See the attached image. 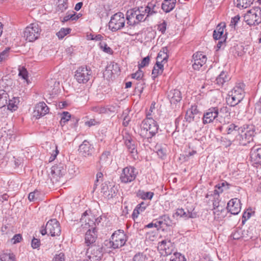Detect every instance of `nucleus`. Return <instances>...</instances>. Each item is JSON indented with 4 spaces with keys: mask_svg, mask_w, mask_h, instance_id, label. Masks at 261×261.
<instances>
[{
    "mask_svg": "<svg viewBox=\"0 0 261 261\" xmlns=\"http://www.w3.org/2000/svg\"><path fill=\"white\" fill-rule=\"evenodd\" d=\"M255 128L253 125L245 124L239 129L238 134L232 140L233 144L246 146L253 140Z\"/></svg>",
    "mask_w": 261,
    "mask_h": 261,
    "instance_id": "nucleus-1",
    "label": "nucleus"
},
{
    "mask_svg": "<svg viewBox=\"0 0 261 261\" xmlns=\"http://www.w3.org/2000/svg\"><path fill=\"white\" fill-rule=\"evenodd\" d=\"M150 112L147 113L146 118L143 120L140 125L139 133L144 138H152L158 130V126L156 122L150 117Z\"/></svg>",
    "mask_w": 261,
    "mask_h": 261,
    "instance_id": "nucleus-2",
    "label": "nucleus"
},
{
    "mask_svg": "<svg viewBox=\"0 0 261 261\" xmlns=\"http://www.w3.org/2000/svg\"><path fill=\"white\" fill-rule=\"evenodd\" d=\"M90 217L87 215L86 212L83 214L81 219V222H85L84 227L89 228L91 226L92 227L91 229L89 228L85 234V242L88 246L90 245L92 246L97 238L95 228L93 227V224L94 223L93 221H90Z\"/></svg>",
    "mask_w": 261,
    "mask_h": 261,
    "instance_id": "nucleus-3",
    "label": "nucleus"
},
{
    "mask_svg": "<svg viewBox=\"0 0 261 261\" xmlns=\"http://www.w3.org/2000/svg\"><path fill=\"white\" fill-rule=\"evenodd\" d=\"M127 241V237L123 230L115 231L109 241H106L105 244L109 248L117 249L123 246Z\"/></svg>",
    "mask_w": 261,
    "mask_h": 261,
    "instance_id": "nucleus-4",
    "label": "nucleus"
},
{
    "mask_svg": "<svg viewBox=\"0 0 261 261\" xmlns=\"http://www.w3.org/2000/svg\"><path fill=\"white\" fill-rule=\"evenodd\" d=\"M244 21L249 26H255L261 23V9L255 7L248 10L244 16Z\"/></svg>",
    "mask_w": 261,
    "mask_h": 261,
    "instance_id": "nucleus-5",
    "label": "nucleus"
},
{
    "mask_svg": "<svg viewBox=\"0 0 261 261\" xmlns=\"http://www.w3.org/2000/svg\"><path fill=\"white\" fill-rule=\"evenodd\" d=\"M42 235L50 234L52 237L59 236L61 232L59 222L55 219L49 220L45 226H42L40 230Z\"/></svg>",
    "mask_w": 261,
    "mask_h": 261,
    "instance_id": "nucleus-6",
    "label": "nucleus"
},
{
    "mask_svg": "<svg viewBox=\"0 0 261 261\" xmlns=\"http://www.w3.org/2000/svg\"><path fill=\"white\" fill-rule=\"evenodd\" d=\"M41 32V27L38 23H32L27 27L23 32L24 37L29 42L38 39Z\"/></svg>",
    "mask_w": 261,
    "mask_h": 261,
    "instance_id": "nucleus-7",
    "label": "nucleus"
},
{
    "mask_svg": "<svg viewBox=\"0 0 261 261\" xmlns=\"http://www.w3.org/2000/svg\"><path fill=\"white\" fill-rule=\"evenodd\" d=\"M92 72L90 67L81 66L75 72L74 78L80 84L87 83L92 77Z\"/></svg>",
    "mask_w": 261,
    "mask_h": 261,
    "instance_id": "nucleus-8",
    "label": "nucleus"
},
{
    "mask_svg": "<svg viewBox=\"0 0 261 261\" xmlns=\"http://www.w3.org/2000/svg\"><path fill=\"white\" fill-rule=\"evenodd\" d=\"M138 173L137 169L134 166H128L122 169L119 179L121 183L129 184L135 180Z\"/></svg>",
    "mask_w": 261,
    "mask_h": 261,
    "instance_id": "nucleus-9",
    "label": "nucleus"
},
{
    "mask_svg": "<svg viewBox=\"0 0 261 261\" xmlns=\"http://www.w3.org/2000/svg\"><path fill=\"white\" fill-rule=\"evenodd\" d=\"M125 19L124 14L118 12L114 14L109 22V28L113 32H116L124 28Z\"/></svg>",
    "mask_w": 261,
    "mask_h": 261,
    "instance_id": "nucleus-10",
    "label": "nucleus"
},
{
    "mask_svg": "<svg viewBox=\"0 0 261 261\" xmlns=\"http://www.w3.org/2000/svg\"><path fill=\"white\" fill-rule=\"evenodd\" d=\"M66 169L62 164H56L50 169V178L53 184L60 181L61 178L65 174Z\"/></svg>",
    "mask_w": 261,
    "mask_h": 261,
    "instance_id": "nucleus-11",
    "label": "nucleus"
},
{
    "mask_svg": "<svg viewBox=\"0 0 261 261\" xmlns=\"http://www.w3.org/2000/svg\"><path fill=\"white\" fill-rule=\"evenodd\" d=\"M86 255L89 261H98L103 255L102 247L100 245H92L87 251Z\"/></svg>",
    "mask_w": 261,
    "mask_h": 261,
    "instance_id": "nucleus-12",
    "label": "nucleus"
},
{
    "mask_svg": "<svg viewBox=\"0 0 261 261\" xmlns=\"http://www.w3.org/2000/svg\"><path fill=\"white\" fill-rule=\"evenodd\" d=\"M158 8L156 7L155 3H149L146 7H140L136 8L138 14L143 17L142 21H145L148 17L157 13Z\"/></svg>",
    "mask_w": 261,
    "mask_h": 261,
    "instance_id": "nucleus-13",
    "label": "nucleus"
},
{
    "mask_svg": "<svg viewBox=\"0 0 261 261\" xmlns=\"http://www.w3.org/2000/svg\"><path fill=\"white\" fill-rule=\"evenodd\" d=\"M127 23L130 26H134L142 21L143 17L138 14L136 8L128 10L126 14Z\"/></svg>",
    "mask_w": 261,
    "mask_h": 261,
    "instance_id": "nucleus-14",
    "label": "nucleus"
},
{
    "mask_svg": "<svg viewBox=\"0 0 261 261\" xmlns=\"http://www.w3.org/2000/svg\"><path fill=\"white\" fill-rule=\"evenodd\" d=\"M101 192L105 197L110 199L115 198L117 196L118 189L117 186L113 184L108 185L105 183L102 185Z\"/></svg>",
    "mask_w": 261,
    "mask_h": 261,
    "instance_id": "nucleus-15",
    "label": "nucleus"
},
{
    "mask_svg": "<svg viewBox=\"0 0 261 261\" xmlns=\"http://www.w3.org/2000/svg\"><path fill=\"white\" fill-rule=\"evenodd\" d=\"M219 117V109L217 107H212L208 109L203 115V123L204 124L210 123Z\"/></svg>",
    "mask_w": 261,
    "mask_h": 261,
    "instance_id": "nucleus-16",
    "label": "nucleus"
},
{
    "mask_svg": "<svg viewBox=\"0 0 261 261\" xmlns=\"http://www.w3.org/2000/svg\"><path fill=\"white\" fill-rule=\"evenodd\" d=\"M79 151L82 156L89 157L92 155L95 149L92 143L87 140H84L79 146Z\"/></svg>",
    "mask_w": 261,
    "mask_h": 261,
    "instance_id": "nucleus-17",
    "label": "nucleus"
},
{
    "mask_svg": "<svg viewBox=\"0 0 261 261\" xmlns=\"http://www.w3.org/2000/svg\"><path fill=\"white\" fill-rule=\"evenodd\" d=\"M158 249L162 255H169L172 251V243L170 241L163 240L159 243Z\"/></svg>",
    "mask_w": 261,
    "mask_h": 261,
    "instance_id": "nucleus-18",
    "label": "nucleus"
},
{
    "mask_svg": "<svg viewBox=\"0 0 261 261\" xmlns=\"http://www.w3.org/2000/svg\"><path fill=\"white\" fill-rule=\"evenodd\" d=\"M228 212L231 214L236 215L238 214L241 211V202L238 198H233L228 201L227 205Z\"/></svg>",
    "mask_w": 261,
    "mask_h": 261,
    "instance_id": "nucleus-19",
    "label": "nucleus"
},
{
    "mask_svg": "<svg viewBox=\"0 0 261 261\" xmlns=\"http://www.w3.org/2000/svg\"><path fill=\"white\" fill-rule=\"evenodd\" d=\"M194 63L192 65L195 70L199 69L206 63L207 58L206 56L201 53H196L193 56Z\"/></svg>",
    "mask_w": 261,
    "mask_h": 261,
    "instance_id": "nucleus-20",
    "label": "nucleus"
},
{
    "mask_svg": "<svg viewBox=\"0 0 261 261\" xmlns=\"http://www.w3.org/2000/svg\"><path fill=\"white\" fill-rule=\"evenodd\" d=\"M48 112L49 109L46 104L44 102H40L35 107L34 116L39 119L47 114Z\"/></svg>",
    "mask_w": 261,
    "mask_h": 261,
    "instance_id": "nucleus-21",
    "label": "nucleus"
},
{
    "mask_svg": "<svg viewBox=\"0 0 261 261\" xmlns=\"http://www.w3.org/2000/svg\"><path fill=\"white\" fill-rule=\"evenodd\" d=\"M230 118V109L226 106L222 107L219 110V117L217 120L221 124H226L228 122Z\"/></svg>",
    "mask_w": 261,
    "mask_h": 261,
    "instance_id": "nucleus-22",
    "label": "nucleus"
},
{
    "mask_svg": "<svg viewBox=\"0 0 261 261\" xmlns=\"http://www.w3.org/2000/svg\"><path fill=\"white\" fill-rule=\"evenodd\" d=\"M250 158L254 164H261V147L254 146L250 151Z\"/></svg>",
    "mask_w": 261,
    "mask_h": 261,
    "instance_id": "nucleus-23",
    "label": "nucleus"
},
{
    "mask_svg": "<svg viewBox=\"0 0 261 261\" xmlns=\"http://www.w3.org/2000/svg\"><path fill=\"white\" fill-rule=\"evenodd\" d=\"M245 85L244 83H239L233 88V89L231 91L229 92V93L234 95V96H237L239 97V98L240 97L243 99L245 96Z\"/></svg>",
    "mask_w": 261,
    "mask_h": 261,
    "instance_id": "nucleus-24",
    "label": "nucleus"
},
{
    "mask_svg": "<svg viewBox=\"0 0 261 261\" xmlns=\"http://www.w3.org/2000/svg\"><path fill=\"white\" fill-rule=\"evenodd\" d=\"M156 221L159 228H162L163 229L169 225L170 222L169 217L165 215L160 216L156 220Z\"/></svg>",
    "mask_w": 261,
    "mask_h": 261,
    "instance_id": "nucleus-25",
    "label": "nucleus"
},
{
    "mask_svg": "<svg viewBox=\"0 0 261 261\" xmlns=\"http://www.w3.org/2000/svg\"><path fill=\"white\" fill-rule=\"evenodd\" d=\"M230 77L226 71H222L216 79V83L219 86H222L225 83L228 82Z\"/></svg>",
    "mask_w": 261,
    "mask_h": 261,
    "instance_id": "nucleus-26",
    "label": "nucleus"
},
{
    "mask_svg": "<svg viewBox=\"0 0 261 261\" xmlns=\"http://www.w3.org/2000/svg\"><path fill=\"white\" fill-rule=\"evenodd\" d=\"M125 143L127 149L132 154V156L134 159H136V158L137 157L138 153L135 142L132 140L128 139L125 141Z\"/></svg>",
    "mask_w": 261,
    "mask_h": 261,
    "instance_id": "nucleus-27",
    "label": "nucleus"
},
{
    "mask_svg": "<svg viewBox=\"0 0 261 261\" xmlns=\"http://www.w3.org/2000/svg\"><path fill=\"white\" fill-rule=\"evenodd\" d=\"M167 51L168 49L166 47L162 48V49L158 53V56L156 57V62H159L160 64H163L164 63L166 62L168 58Z\"/></svg>",
    "mask_w": 261,
    "mask_h": 261,
    "instance_id": "nucleus-28",
    "label": "nucleus"
},
{
    "mask_svg": "<svg viewBox=\"0 0 261 261\" xmlns=\"http://www.w3.org/2000/svg\"><path fill=\"white\" fill-rule=\"evenodd\" d=\"M243 99L237 96H234L230 93H228V97L226 98V102L228 105L231 107H234L240 102Z\"/></svg>",
    "mask_w": 261,
    "mask_h": 261,
    "instance_id": "nucleus-29",
    "label": "nucleus"
},
{
    "mask_svg": "<svg viewBox=\"0 0 261 261\" xmlns=\"http://www.w3.org/2000/svg\"><path fill=\"white\" fill-rule=\"evenodd\" d=\"M225 27L224 23H221L219 24L215 30L213 32V38L215 40L221 39L224 33V29Z\"/></svg>",
    "mask_w": 261,
    "mask_h": 261,
    "instance_id": "nucleus-30",
    "label": "nucleus"
},
{
    "mask_svg": "<svg viewBox=\"0 0 261 261\" xmlns=\"http://www.w3.org/2000/svg\"><path fill=\"white\" fill-rule=\"evenodd\" d=\"M110 156V151H105L102 153L100 156L99 161V164L101 166H107L110 164L111 161Z\"/></svg>",
    "mask_w": 261,
    "mask_h": 261,
    "instance_id": "nucleus-31",
    "label": "nucleus"
},
{
    "mask_svg": "<svg viewBox=\"0 0 261 261\" xmlns=\"http://www.w3.org/2000/svg\"><path fill=\"white\" fill-rule=\"evenodd\" d=\"M147 205H148L144 202H142L141 203L138 204L132 214L133 218L135 219L138 218L139 214L144 212Z\"/></svg>",
    "mask_w": 261,
    "mask_h": 261,
    "instance_id": "nucleus-32",
    "label": "nucleus"
},
{
    "mask_svg": "<svg viewBox=\"0 0 261 261\" xmlns=\"http://www.w3.org/2000/svg\"><path fill=\"white\" fill-rule=\"evenodd\" d=\"M164 70V64H160L159 62H156L152 71V75L153 79H155L159 75L161 74Z\"/></svg>",
    "mask_w": 261,
    "mask_h": 261,
    "instance_id": "nucleus-33",
    "label": "nucleus"
},
{
    "mask_svg": "<svg viewBox=\"0 0 261 261\" xmlns=\"http://www.w3.org/2000/svg\"><path fill=\"white\" fill-rule=\"evenodd\" d=\"M154 195L152 192H145L143 190H139L137 192L138 197L143 200H151Z\"/></svg>",
    "mask_w": 261,
    "mask_h": 261,
    "instance_id": "nucleus-34",
    "label": "nucleus"
},
{
    "mask_svg": "<svg viewBox=\"0 0 261 261\" xmlns=\"http://www.w3.org/2000/svg\"><path fill=\"white\" fill-rule=\"evenodd\" d=\"M179 120L178 117L175 119V130L172 134V137L173 139L174 143L178 146V144L179 143V131L177 129L178 128V124Z\"/></svg>",
    "mask_w": 261,
    "mask_h": 261,
    "instance_id": "nucleus-35",
    "label": "nucleus"
},
{
    "mask_svg": "<svg viewBox=\"0 0 261 261\" xmlns=\"http://www.w3.org/2000/svg\"><path fill=\"white\" fill-rule=\"evenodd\" d=\"M175 3L174 1H164L162 4V8L165 12H169L175 7Z\"/></svg>",
    "mask_w": 261,
    "mask_h": 261,
    "instance_id": "nucleus-36",
    "label": "nucleus"
},
{
    "mask_svg": "<svg viewBox=\"0 0 261 261\" xmlns=\"http://www.w3.org/2000/svg\"><path fill=\"white\" fill-rule=\"evenodd\" d=\"M8 94L4 90H0V108L6 106Z\"/></svg>",
    "mask_w": 261,
    "mask_h": 261,
    "instance_id": "nucleus-37",
    "label": "nucleus"
},
{
    "mask_svg": "<svg viewBox=\"0 0 261 261\" xmlns=\"http://www.w3.org/2000/svg\"><path fill=\"white\" fill-rule=\"evenodd\" d=\"M1 261H15V255L13 253L3 252L0 254Z\"/></svg>",
    "mask_w": 261,
    "mask_h": 261,
    "instance_id": "nucleus-38",
    "label": "nucleus"
},
{
    "mask_svg": "<svg viewBox=\"0 0 261 261\" xmlns=\"http://www.w3.org/2000/svg\"><path fill=\"white\" fill-rule=\"evenodd\" d=\"M239 128H240V127H239L238 125L233 123H231L226 128V131L227 135L233 134L236 136V135L238 134Z\"/></svg>",
    "mask_w": 261,
    "mask_h": 261,
    "instance_id": "nucleus-39",
    "label": "nucleus"
},
{
    "mask_svg": "<svg viewBox=\"0 0 261 261\" xmlns=\"http://www.w3.org/2000/svg\"><path fill=\"white\" fill-rule=\"evenodd\" d=\"M19 101L17 98L13 97L12 99H9L8 102L7 101L8 109L10 110H15L17 108V105Z\"/></svg>",
    "mask_w": 261,
    "mask_h": 261,
    "instance_id": "nucleus-40",
    "label": "nucleus"
},
{
    "mask_svg": "<svg viewBox=\"0 0 261 261\" xmlns=\"http://www.w3.org/2000/svg\"><path fill=\"white\" fill-rule=\"evenodd\" d=\"M179 102V91L178 89H175L173 93V95L171 98L170 102L172 105L176 106Z\"/></svg>",
    "mask_w": 261,
    "mask_h": 261,
    "instance_id": "nucleus-41",
    "label": "nucleus"
},
{
    "mask_svg": "<svg viewBox=\"0 0 261 261\" xmlns=\"http://www.w3.org/2000/svg\"><path fill=\"white\" fill-rule=\"evenodd\" d=\"M61 116L60 123L62 126H63L70 120L71 115L68 112H63L61 114Z\"/></svg>",
    "mask_w": 261,
    "mask_h": 261,
    "instance_id": "nucleus-42",
    "label": "nucleus"
},
{
    "mask_svg": "<svg viewBox=\"0 0 261 261\" xmlns=\"http://www.w3.org/2000/svg\"><path fill=\"white\" fill-rule=\"evenodd\" d=\"M70 28H61L56 34L59 39H63L66 35L69 34L71 32Z\"/></svg>",
    "mask_w": 261,
    "mask_h": 261,
    "instance_id": "nucleus-43",
    "label": "nucleus"
},
{
    "mask_svg": "<svg viewBox=\"0 0 261 261\" xmlns=\"http://www.w3.org/2000/svg\"><path fill=\"white\" fill-rule=\"evenodd\" d=\"M68 8V4L67 1H58L57 7V11L63 12Z\"/></svg>",
    "mask_w": 261,
    "mask_h": 261,
    "instance_id": "nucleus-44",
    "label": "nucleus"
},
{
    "mask_svg": "<svg viewBox=\"0 0 261 261\" xmlns=\"http://www.w3.org/2000/svg\"><path fill=\"white\" fill-rule=\"evenodd\" d=\"M217 209L214 211V219L215 220H219L224 217V215H222V213L224 212L225 210L222 207L219 208V206H217Z\"/></svg>",
    "mask_w": 261,
    "mask_h": 261,
    "instance_id": "nucleus-45",
    "label": "nucleus"
},
{
    "mask_svg": "<svg viewBox=\"0 0 261 261\" xmlns=\"http://www.w3.org/2000/svg\"><path fill=\"white\" fill-rule=\"evenodd\" d=\"M119 68L118 65L114 62L110 63L106 68L107 70H111L112 74L116 73L117 69Z\"/></svg>",
    "mask_w": 261,
    "mask_h": 261,
    "instance_id": "nucleus-46",
    "label": "nucleus"
},
{
    "mask_svg": "<svg viewBox=\"0 0 261 261\" xmlns=\"http://www.w3.org/2000/svg\"><path fill=\"white\" fill-rule=\"evenodd\" d=\"M80 14L76 15L75 12H74L72 14H68L65 17H64L62 21L66 22L69 20L71 19L72 20H76L80 18Z\"/></svg>",
    "mask_w": 261,
    "mask_h": 261,
    "instance_id": "nucleus-47",
    "label": "nucleus"
},
{
    "mask_svg": "<svg viewBox=\"0 0 261 261\" xmlns=\"http://www.w3.org/2000/svg\"><path fill=\"white\" fill-rule=\"evenodd\" d=\"M10 48H6L2 52L0 53V63L6 60L9 56Z\"/></svg>",
    "mask_w": 261,
    "mask_h": 261,
    "instance_id": "nucleus-48",
    "label": "nucleus"
},
{
    "mask_svg": "<svg viewBox=\"0 0 261 261\" xmlns=\"http://www.w3.org/2000/svg\"><path fill=\"white\" fill-rule=\"evenodd\" d=\"M18 75L22 77L23 79L27 81L28 78V72L24 67H21L19 68Z\"/></svg>",
    "mask_w": 261,
    "mask_h": 261,
    "instance_id": "nucleus-49",
    "label": "nucleus"
},
{
    "mask_svg": "<svg viewBox=\"0 0 261 261\" xmlns=\"http://www.w3.org/2000/svg\"><path fill=\"white\" fill-rule=\"evenodd\" d=\"M147 258L143 253H138L135 254L133 258V261H146Z\"/></svg>",
    "mask_w": 261,
    "mask_h": 261,
    "instance_id": "nucleus-50",
    "label": "nucleus"
},
{
    "mask_svg": "<svg viewBox=\"0 0 261 261\" xmlns=\"http://www.w3.org/2000/svg\"><path fill=\"white\" fill-rule=\"evenodd\" d=\"M149 61H150V58L149 56L144 58L142 60L141 62L138 64V68L139 69H141L145 66H147L149 64Z\"/></svg>",
    "mask_w": 261,
    "mask_h": 261,
    "instance_id": "nucleus-51",
    "label": "nucleus"
},
{
    "mask_svg": "<svg viewBox=\"0 0 261 261\" xmlns=\"http://www.w3.org/2000/svg\"><path fill=\"white\" fill-rule=\"evenodd\" d=\"M195 216V213H193L189 210L188 211V213H187L184 211V210L182 208H180V217H183L185 218H194Z\"/></svg>",
    "mask_w": 261,
    "mask_h": 261,
    "instance_id": "nucleus-52",
    "label": "nucleus"
},
{
    "mask_svg": "<svg viewBox=\"0 0 261 261\" xmlns=\"http://www.w3.org/2000/svg\"><path fill=\"white\" fill-rule=\"evenodd\" d=\"M189 113L191 115L194 116V117L198 116V117L199 118V112L197 109V107L196 106H192L191 108L188 110Z\"/></svg>",
    "mask_w": 261,
    "mask_h": 261,
    "instance_id": "nucleus-53",
    "label": "nucleus"
},
{
    "mask_svg": "<svg viewBox=\"0 0 261 261\" xmlns=\"http://www.w3.org/2000/svg\"><path fill=\"white\" fill-rule=\"evenodd\" d=\"M144 73L139 68V70L135 73H133L132 74V77L133 79H136L137 80H141L143 76Z\"/></svg>",
    "mask_w": 261,
    "mask_h": 261,
    "instance_id": "nucleus-54",
    "label": "nucleus"
},
{
    "mask_svg": "<svg viewBox=\"0 0 261 261\" xmlns=\"http://www.w3.org/2000/svg\"><path fill=\"white\" fill-rule=\"evenodd\" d=\"M220 192H222L224 190H227L229 188L230 184L226 181L222 182L217 186Z\"/></svg>",
    "mask_w": 261,
    "mask_h": 261,
    "instance_id": "nucleus-55",
    "label": "nucleus"
},
{
    "mask_svg": "<svg viewBox=\"0 0 261 261\" xmlns=\"http://www.w3.org/2000/svg\"><path fill=\"white\" fill-rule=\"evenodd\" d=\"M41 243L40 240L33 238L31 242V246L33 249H38L40 246Z\"/></svg>",
    "mask_w": 261,
    "mask_h": 261,
    "instance_id": "nucleus-56",
    "label": "nucleus"
},
{
    "mask_svg": "<svg viewBox=\"0 0 261 261\" xmlns=\"http://www.w3.org/2000/svg\"><path fill=\"white\" fill-rule=\"evenodd\" d=\"M92 110L98 114H105L106 113V109L105 107L96 106L92 108Z\"/></svg>",
    "mask_w": 261,
    "mask_h": 261,
    "instance_id": "nucleus-57",
    "label": "nucleus"
},
{
    "mask_svg": "<svg viewBox=\"0 0 261 261\" xmlns=\"http://www.w3.org/2000/svg\"><path fill=\"white\" fill-rule=\"evenodd\" d=\"M118 106L115 105H108L105 107V109H106V113H115L118 108Z\"/></svg>",
    "mask_w": 261,
    "mask_h": 261,
    "instance_id": "nucleus-58",
    "label": "nucleus"
},
{
    "mask_svg": "<svg viewBox=\"0 0 261 261\" xmlns=\"http://www.w3.org/2000/svg\"><path fill=\"white\" fill-rule=\"evenodd\" d=\"M240 19V16L239 15L235 16L233 17H232L230 21V25L231 26L232 28L235 29L237 23Z\"/></svg>",
    "mask_w": 261,
    "mask_h": 261,
    "instance_id": "nucleus-59",
    "label": "nucleus"
},
{
    "mask_svg": "<svg viewBox=\"0 0 261 261\" xmlns=\"http://www.w3.org/2000/svg\"><path fill=\"white\" fill-rule=\"evenodd\" d=\"M167 22L164 20L163 22L158 25V30L162 34H164L166 30Z\"/></svg>",
    "mask_w": 261,
    "mask_h": 261,
    "instance_id": "nucleus-60",
    "label": "nucleus"
},
{
    "mask_svg": "<svg viewBox=\"0 0 261 261\" xmlns=\"http://www.w3.org/2000/svg\"><path fill=\"white\" fill-rule=\"evenodd\" d=\"M85 123L86 125L91 127L99 124V121L95 119H91L89 120L86 121Z\"/></svg>",
    "mask_w": 261,
    "mask_h": 261,
    "instance_id": "nucleus-61",
    "label": "nucleus"
},
{
    "mask_svg": "<svg viewBox=\"0 0 261 261\" xmlns=\"http://www.w3.org/2000/svg\"><path fill=\"white\" fill-rule=\"evenodd\" d=\"M122 117L123 118V125L127 126L130 121V118L128 116V112L127 111L123 112Z\"/></svg>",
    "mask_w": 261,
    "mask_h": 261,
    "instance_id": "nucleus-62",
    "label": "nucleus"
},
{
    "mask_svg": "<svg viewBox=\"0 0 261 261\" xmlns=\"http://www.w3.org/2000/svg\"><path fill=\"white\" fill-rule=\"evenodd\" d=\"M53 261H65V255L63 253L56 254L53 259Z\"/></svg>",
    "mask_w": 261,
    "mask_h": 261,
    "instance_id": "nucleus-63",
    "label": "nucleus"
},
{
    "mask_svg": "<svg viewBox=\"0 0 261 261\" xmlns=\"http://www.w3.org/2000/svg\"><path fill=\"white\" fill-rule=\"evenodd\" d=\"M231 237L234 240H239L242 237V233L240 230H236L232 233Z\"/></svg>",
    "mask_w": 261,
    "mask_h": 261,
    "instance_id": "nucleus-64",
    "label": "nucleus"
}]
</instances>
